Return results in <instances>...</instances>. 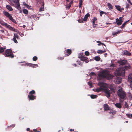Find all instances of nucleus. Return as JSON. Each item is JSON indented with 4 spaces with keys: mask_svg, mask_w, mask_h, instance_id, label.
I'll list each match as a JSON object with an SVG mask.
<instances>
[{
    "mask_svg": "<svg viewBox=\"0 0 132 132\" xmlns=\"http://www.w3.org/2000/svg\"><path fill=\"white\" fill-rule=\"evenodd\" d=\"M125 70L123 68H118L115 72V75L116 76H121L123 77L125 76Z\"/></svg>",
    "mask_w": 132,
    "mask_h": 132,
    "instance_id": "nucleus-1",
    "label": "nucleus"
},
{
    "mask_svg": "<svg viewBox=\"0 0 132 132\" xmlns=\"http://www.w3.org/2000/svg\"><path fill=\"white\" fill-rule=\"evenodd\" d=\"M109 76V74L108 71H103L98 73V78L99 79L101 80L104 78H108Z\"/></svg>",
    "mask_w": 132,
    "mask_h": 132,
    "instance_id": "nucleus-2",
    "label": "nucleus"
},
{
    "mask_svg": "<svg viewBox=\"0 0 132 132\" xmlns=\"http://www.w3.org/2000/svg\"><path fill=\"white\" fill-rule=\"evenodd\" d=\"M119 63L121 65H125V66L123 68L127 70L130 69V64L127 62V61L125 60H122L118 61Z\"/></svg>",
    "mask_w": 132,
    "mask_h": 132,
    "instance_id": "nucleus-3",
    "label": "nucleus"
},
{
    "mask_svg": "<svg viewBox=\"0 0 132 132\" xmlns=\"http://www.w3.org/2000/svg\"><path fill=\"white\" fill-rule=\"evenodd\" d=\"M117 94L119 97L121 99L125 98L126 96V94L121 88H120L117 92Z\"/></svg>",
    "mask_w": 132,
    "mask_h": 132,
    "instance_id": "nucleus-4",
    "label": "nucleus"
},
{
    "mask_svg": "<svg viewBox=\"0 0 132 132\" xmlns=\"http://www.w3.org/2000/svg\"><path fill=\"white\" fill-rule=\"evenodd\" d=\"M3 14L5 15L12 22L15 23H16V21L13 18L11 14H10L8 12L5 11L3 12Z\"/></svg>",
    "mask_w": 132,
    "mask_h": 132,
    "instance_id": "nucleus-5",
    "label": "nucleus"
},
{
    "mask_svg": "<svg viewBox=\"0 0 132 132\" xmlns=\"http://www.w3.org/2000/svg\"><path fill=\"white\" fill-rule=\"evenodd\" d=\"M5 55L6 56L9 57L11 58H13L14 57L12 53V51L10 49L6 50Z\"/></svg>",
    "mask_w": 132,
    "mask_h": 132,
    "instance_id": "nucleus-6",
    "label": "nucleus"
},
{
    "mask_svg": "<svg viewBox=\"0 0 132 132\" xmlns=\"http://www.w3.org/2000/svg\"><path fill=\"white\" fill-rule=\"evenodd\" d=\"M103 92L105 94V96L108 98H109L110 96V94L112 93L111 91L109 89L106 88L104 89Z\"/></svg>",
    "mask_w": 132,
    "mask_h": 132,
    "instance_id": "nucleus-7",
    "label": "nucleus"
},
{
    "mask_svg": "<svg viewBox=\"0 0 132 132\" xmlns=\"http://www.w3.org/2000/svg\"><path fill=\"white\" fill-rule=\"evenodd\" d=\"M98 85L100 87L104 89L107 88L108 86L107 84L103 82H99L98 83Z\"/></svg>",
    "mask_w": 132,
    "mask_h": 132,
    "instance_id": "nucleus-8",
    "label": "nucleus"
},
{
    "mask_svg": "<svg viewBox=\"0 0 132 132\" xmlns=\"http://www.w3.org/2000/svg\"><path fill=\"white\" fill-rule=\"evenodd\" d=\"M104 109L105 111L110 110V108L109 106L107 104H105L103 106Z\"/></svg>",
    "mask_w": 132,
    "mask_h": 132,
    "instance_id": "nucleus-9",
    "label": "nucleus"
},
{
    "mask_svg": "<svg viewBox=\"0 0 132 132\" xmlns=\"http://www.w3.org/2000/svg\"><path fill=\"white\" fill-rule=\"evenodd\" d=\"M1 24L5 26L6 27L9 28V29H10L11 27V26L7 24V23H5L4 22H2V23H1Z\"/></svg>",
    "mask_w": 132,
    "mask_h": 132,
    "instance_id": "nucleus-10",
    "label": "nucleus"
},
{
    "mask_svg": "<svg viewBox=\"0 0 132 132\" xmlns=\"http://www.w3.org/2000/svg\"><path fill=\"white\" fill-rule=\"evenodd\" d=\"M116 22L117 24L118 25H120L121 24L122 22V20H119L118 18L116 19Z\"/></svg>",
    "mask_w": 132,
    "mask_h": 132,
    "instance_id": "nucleus-11",
    "label": "nucleus"
},
{
    "mask_svg": "<svg viewBox=\"0 0 132 132\" xmlns=\"http://www.w3.org/2000/svg\"><path fill=\"white\" fill-rule=\"evenodd\" d=\"M104 88H103L101 87H100L99 88H97L95 89V91H96L97 92H99L101 91L103 92Z\"/></svg>",
    "mask_w": 132,
    "mask_h": 132,
    "instance_id": "nucleus-12",
    "label": "nucleus"
},
{
    "mask_svg": "<svg viewBox=\"0 0 132 132\" xmlns=\"http://www.w3.org/2000/svg\"><path fill=\"white\" fill-rule=\"evenodd\" d=\"M123 54L124 55H126L128 56H129L131 55V53L126 50H125L123 51Z\"/></svg>",
    "mask_w": 132,
    "mask_h": 132,
    "instance_id": "nucleus-13",
    "label": "nucleus"
},
{
    "mask_svg": "<svg viewBox=\"0 0 132 132\" xmlns=\"http://www.w3.org/2000/svg\"><path fill=\"white\" fill-rule=\"evenodd\" d=\"M128 80L130 82H132V74H130L129 75L128 77Z\"/></svg>",
    "mask_w": 132,
    "mask_h": 132,
    "instance_id": "nucleus-14",
    "label": "nucleus"
},
{
    "mask_svg": "<svg viewBox=\"0 0 132 132\" xmlns=\"http://www.w3.org/2000/svg\"><path fill=\"white\" fill-rule=\"evenodd\" d=\"M30 100H33L35 98V97L33 95H29L28 96Z\"/></svg>",
    "mask_w": 132,
    "mask_h": 132,
    "instance_id": "nucleus-15",
    "label": "nucleus"
},
{
    "mask_svg": "<svg viewBox=\"0 0 132 132\" xmlns=\"http://www.w3.org/2000/svg\"><path fill=\"white\" fill-rule=\"evenodd\" d=\"M109 88L111 90V92H114V93L115 92L114 89H115V87L113 85H110Z\"/></svg>",
    "mask_w": 132,
    "mask_h": 132,
    "instance_id": "nucleus-16",
    "label": "nucleus"
},
{
    "mask_svg": "<svg viewBox=\"0 0 132 132\" xmlns=\"http://www.w3.org/2000/svg\"><path fill=\"white\" fill-rule=\"evenodd\" d=\"M90 16V14L89 13H87L85 15L84 17V18L83 19V20L84 21H86L87 20L88 17H89Z\"/></svg>",
    "mask_w": 132,
    "mask_h": 132,
    "instance_id": "nucleus-17",
    "label": "nucleus"
},
{
    "mask_svg": "<svg viewBox=\"0 0 132 132\" xmlns=\"http://www.w3.org/2000/svg\"><path fill=\"white\" fill-rule=\"evenodd\" d=\"M67 53L68 54L66 55V56H69L72 53L71 50L70 49H68L66 50Z\"/></svg>",
    "mask_w": 132,
    "mask_h": 132,
    "instance_id": "nucleus-18",
    "label": "nucleus"
},
{
    "mask_svg": "<svg viewBox=\"0 0 132 132\" xmlns=\"http://www.w3.org/2000/svg\"><path fill=\"white\" fill-rule=\"evenodd\" d=\"M114 104L118 108L120 109L121 108L122 106L120 103H116Z\"/></svg>",
    "mask_w": 132,
    "mask_h": 132,
    "instance_id": "nucleus-19",
    "label": "nucleus"
},
{
    "mask_svg": "<svg viewBox=\"0 0 132 132\" xmlns=\"http://www.w3.org/2000/svg\"><path fill=\"white\" fill-rule=\"evenodd\" d=\"M6 8L9 11H12L13 10V9L11 6L9 5H7L6 6Z\"/></svg>",
    "mask_w": 132,
    "mask_h": 132,
    "instance_id": "nucleus-20",
    "label": "nucleus"
},
{
    "mask_svg": "<svg viewBox=\"0 0 132 132\" xmlns=\"http://www.w3.org/2000/svg\"><path fill=\"white\" fill-rule=\"evenodd\" d=\"M89 61V59L88 58L83 56V61H85L86 63H88Z\"/></svg>",
    "mask_w": 132,
    "mask_h": 132,
    "instance_id": "nucleus-21",
    "label": "nucleus"
},
{
    "mask_svg": "<svg viewBox=\"0 0 132 132\" xmlns=\"http://www.w3.org/2000/svg\"><path fill=\"white\" fill-rule=\"evenodd\" d=\"M122 79L121 77H117V81L118 82L117 83L118 84H120L122 81Z\"/></svg>",
    "mask_w": 132,
    "mask_h": 132,
    "instance_id": "nucleus-22",
    "label": "nucleus"
},
{
    "mask_svg": "<svg viewBox=\"0 0 132 132\" xmlns=\"http://www.w3.org/2000/svg\"><path fill=\"white\" fill-rule=\"evenodd\" d=\"M42 5L41 6V7L40 8L39 10V12H41L42 11H43L44 10V3L42 2Z\"/></svg>",
    "mask_w": 132,
    "mask_h": 132,
    "instance_id": "nucleus-23",
    "label": "nucleus"
},
{
    "mask_svg": "<svg viewBox=\"0 0 132 132\" xmlns=\"http://www.w3.org/2000/svg\"><path fill=\"white\" fill-rule=\"evenodd\" d=\"M12 1L17 5V6H19V2L18 0H12Z\"/></svg>",
    "mask_w": 132,
    "mask_h": 132,
    "instance_id": "nucleus-24",
    "label": "nucleus"
},
{
    "mask_svg": "<svg viewBox=\"0 0 132 132\" xmlns=\"http://www.w3.org/2000/svg\"><path fill=\"white\" fill-rule=\"evenodd\" d=\"M78 57L81 61H82V53H79L78 55Z\"/></svg>",
    "mask_w": 132,
    "mask_h": 132,
    "instance_id": "nucleus-25",
    "label": "nucleus"
},
{
    "mask_svg": "<svg viewBox=\"0 0 132 132\" xmlns=\"http://www.w3.org/2000/svg\"><path fill=\"white\" fill-rule=\"evenodd\" d=\"M72 3V2H70V3L69 4H67V5H66V9H69L70 7H71V3Z\"/></svg>",
    "mask_w": 132,
    "mask_h": 132,
    "instance_id": "nucleus-26",
    "label": "nucleus"
},
{
    "mask_svg": "<svg viewBox=\"0 0 132 132\" xmlns=\"http://www.w3.org/2000/svg\"><path fill=\"white\" fill-rule=\"evenodd\" d=\"M106 52V51H103L102 50H99L97 51V53L100 54H101L105 52Z\"/></svg>",
    "mask_w": 132,
    "mask_h": 132,
    "instance_id": "nucleus-27",
    "label": "nucleus"
},
{
    "mask_svg": "<svg viewBox=\"0 0 132 132\" xmlns=\"http://www.w3.org/2000/svg\"><path fill=\"white\" fill-rule=\"evenodd\" d=\"M94 59L97 61H99L100 60V58L98 56H96L94 57Z\"/></svg>",
    "mask_w": 132,
    "mask_h": 132,
    "instance_id": "nucleus-28",
    "label": "nucleus"
},
{
    "mask_svg": "<svg viewBox=\"0 0 132 132\" xmlns=\"http://www.w3.org/2000/svg\"><path fill=\"white\" fill-rule=\"evenodd\" d=\"M107 5L109 9H112L113 6L111 4L109 3H108Z\"/></svg>",
    "mask_w": 132,
    "mask_h": 132,
    "instance_id": "nucleus-29",
    "label": "nucleus"
},
{
    "mask_svg": "<svg viewBox=\"0 0 132 132\" xmlns=\"http://www.w3.org/2000/svg\"><path fill=\"white\" fill-rule=\"evenodd\" d=\"M116 112L113 110H110L109 112V113L112 114H114L116 113Z\"/></svg>",
    "mask_w": 132,
    "mask_h": 132,
    "instance_id": "nucleus-30",
    "label": "nucleus"
},
{
    "mask_svg": "<svg viewBox=\"0 0 132 132\" xmlns=\"http://www.w3.org/2000/svg\"><path fill=\"white\" fill-rule=\"evenodd\" d=\"M115 7L116 9L119 11H121V10L120 9V6L119 5H115Z\"/></svg>",
    "mask_w": 132,
    "mask_h": 132,
    "instance_id": "nucleus-31",
    "label": "nucleus"
},
{
    "mask_svg": "<svg viewBox=\"0 0 132 132\" xmlns=\"http://www.w3.org/2000/svg\"><path fill=\"white\" fill-rule=\"evenodd\" d=\"M129 21V20H128L126 22H125L124 23H123L122 25L120 27V28H122L123 27H125V25H126V24L127 22L128 21Z\"/></svg>",
    "mask_w": 132,
    "mask_h": 132,
    "instance_id": "nucleus-32",
    "label": "nucleus"
},
{
    "mask_svg": "<svg viewBox=\"0 0 132 132\" xmlns=\"http://www.w3.org/2000/svg\"><path fill=\"white\" fill-rule=\"evenodd\" d=\"M97 20V19L96 18H93L92 19V20H93V21H92V22H93V24H94L95 23V21Z\"/></svg>",
    "mask_w": 132,
    "mask_h": 132,
    "instance_id": "nucleus-33",
    "label": "nucleus"
},
{
    "mask_svg": "<svg viewBox=\"0 0 132 132\" xmlns=\"http://www.w3.org/2000/svg\"><path fill=\"white\" fill-rule=\"evenodd\" d=\"M82 0H80L79 8L82 9Z\"/></svg>",
    "mask_w": 132,
    "mask_h": 132,
    "instance_id": "nucleus-34",
    "label": "nucleus"
},
{
    "mask_svg": "<svg viewBox=\"0 0 132 132\" xmlns=\"http://www.w3.org/2000/svg\"><path fill=\"white\" fill-rule=\"evenodd\" d=\"M14 36L13 37L14 38H17L18 39H19V36L17 35V34H14Z\"/></svg>",
    "mask_w": 132,
    "mask_h": 132,
    "instance_id": "nucleus-35",
    "label": "nucleus"
},
{
    "mask_svg": "<svg viewBox=\"0 0 132 132\" xmlns=\"http://www.w3.org/2000/svg\"><path fill=\"white\" fill-rule=\"evenodd\" d=\"M121 31H118L116 32H113L112 33V35H117V34H118L120 33V32Z\"/></svg>",
    "mask_w": 132,
    "mask_h": 132,
    "instance_id": "nucleus-36",
    "label": "nucleus"
},
{
    "mask_svg": "<svg viewBox=\"0 0 132 132\" xmlns=\"http://www.w3.org/2000/svg\"><path fill=\"white\" fill-rule=\"evenodd\" d=\"M127 116L129 118H132V114H126Z\"/></svg>",
    "mask_w": 132,
    "mask_h": 132,
    "instance_id": "nucleus-37",
    "label": "nucleus"
},
{
    "mask_svg": "<svg viewBox=\"0 0 132 132\" xmlns=\"http://www.w3.org/2000/svg\"><path fill=\"white\" fill-rule=\"evenodd\" d=\"M23 12L25 14H27L28 13V11L26 9H24L23 11Z\"/></svg>",
    "mask_w": 132,
    "mask_h": 132,
    "instance_id": "nucleus-38",
    "label": "nucleus"
},
{
    "mask_svg": "<svg viewBox=\"0 0 132 132\" xmlns=\"http://www.w3.org/2000/svg\"><path fill=\"white\" fill-rule=\"evenodd\" d=\"M97 96V95H92L90 96V97L92 98H96Z\"/></svg>",
    "mask_w": 132,
    "mask_h": 132,
    "instance_id": "nucleus-39",
    "label": "nucleus"
},
{
    "mask_svg": "<svg viewBox=\"0 0 132 132\" xmlns=\"http://www.w3.org/2000/svg\"><path fill=\"white\" fill-rule=\"evenodd\" d=\"M5 48H3L2 47H0V53H2L4 51V50L5 49Z\"/></svg>",
    "mask_w": 132,
    "mask_h": 132,
    "instance_id": "nucleus-40",
    "label": "nucleus"
},
{
    "mask_svg": "<svg viewBox=\"0 0 132 132\" xmlns=\"http://www.w3.org/2000/svg\"><path fill=\"white\" fill-rule=\"evenodd\" d=\"M35 93V92L34 90H32L29 93V95H32Z\"/></svg>",
    "mask_w": 132,
    "mask_h": 132,
    "instance_id": "nucleus-41",
    "label": "nucleus"
},
{
    "mask_svg": "<svg viewBox=\"0 0 132 132\" xmlns=\"http://www.w3.org/2000/svg\"><path fill=\"white\" fill-rule=\"evenodd\" d=\"M31 66L33 68H35L38 67V65L37 64H31Z\"/></svg>",
    "mask_w": 132,
    "mask_h": 132,
    "instance_id": "nucleus-42",
    "label": "nucleus"
},
{
    "mask_svg": "<svg viewBox=\"0 0 132 132\" xmlns=\"http://www.w3.org/2000/svg\"><path fill=\"white\" fill-rule=\"evenodd\" d=\"M37 57L36 56L32 58V60L34 61H35L37 60Z\"/></svg>",
    "mask_w": 132,
    "mask_h": 132,
    "instance_id": "nucleus-43",
    "label": "nucleus"
},
{
    "mask_svg": "<svg viewBox=\"0 0 132 132\" xmlns=\"http://www.w3.org/2000/svg\"><path fill=\"white\" fill-rule=\"evenodd\" d=\"M14 41V43H17L18 42L17 41L16 38H13L12 39Z\"/></svg>",
    "mask_w": 132,
    "mask_h": 132,
    "instance_id": "nucleus-44",
    "label": "nucleus"
},
{
    "mask_svg": "<svg viewBox=\"0 0 132 132\" xmlns=\"http://www.w3.org/2000/svg\"><path fill=\"white\" fill-rule=\"evenodd\" d=\"M10 30H11L12 31H16V30L13 27H11V28L10 29Z\"/></svg>",
    "mask_w": 132,
    "mask_h": 132,
    "instance_id": "nucleus-45",
    "label": "nucleus"
},
{
    "mask_svg": "<svg viewBox=\"0 0 132 132\" xmlns=\"http://www.w3.org/2000/svg\"><path fill=\"white\" fill-rule=\"evenodd\" d=\"M85 54L86 56H88L89 54V53L88 51H86L85 53Z\"/></svg>",
    "mask_w": 132,
    "mask_h": 132,
    "instance_id": "nucleus-46",
    "label": "nucleus"
},
{
    "mask_svg": "<svg viewBox=\"0 0 132 132\" xmlns=\"http://www.w3.org/2000/svg\"><path fill=\"white\" fill-rule=\"evenodd\" d=\"M97 43H100L102 45H104V46H105V44L103 43H101L100 41H97Z\"/></svg>",
    "mask_w": 132,
    "mask_h": 132,
    "instance_id": "nucleus-47",
    "label": "nucleus"
},
{
    "mask_svg": "<svg viewBox=\"0 0 132 132\" xmlns=\"http://www.w3.org/2000/svg\"><path fill=\"white\" fill-rule=\"evenodd\" d=\"M100 15L101 16H102V14H104V13H105V12H104L103 11H101L100 12Z\"/></svg>",
    "mask_w": 132,
    "mask_h": 132,
    "instance_id": "nucleus-48",
    "label": "nucleus"
},
{
    "mask_svg": "<svg viewBox=\"0 0 132 132\" xmlns=\"http://www.w3.org/2000/svg\"><path fill=\"white\" fill-rule=\"evenodd\" d=\"M125 107L126 108H128V105L127 104V103L126 102H125Z\"/></svg>",
    "mask_w": 132,
    "mask_h": 132,
    "instance_id": "nucleus-49",
    "label": "nucleus"
},
{
    "mask_svg": "<svg viewBox=\"0 0 132 132\" xmlns=\"http://www.w3.org/2000/svg\"><path fill=\"white\" fill-rule=\"evenodd\" d=\"M78 21L80 23H82V19L81 18L80 19L78 20Z\"/></svg>",
    "mask_w": 132,
    "mask_h": 132,
    "instance_id": "nucleus-50",
    "label": "nucleus"
},
{
    "mask_svg": "<svg viewBox=\"0 0 132 132\" xmlns=\"http://www.w3.org/2000/svg\"><path fill=\"white\" fill-rule=\"evenodd\" d=\"M25 6L28 8L30 9V8L31 7V6H29L27 4Z\"/></svg>",
    "mask_w": 132,
    "mask_h": 132,
    "instance_id": "nucleus-51",
    "label": "nucleus"
},
{
    "mask_svg": "<svg viewBox=\"0 0 132 132\" xmlns=\"http://www.w3.org/2000/svg\"><path fill=\"white\" fill-rule=\"evenodd\" d=\"M35 16L34 15H31L30 18L31 19H34V18H35Z\"/></svg>",
    "mask_w": 132,
    "mask_h": 132,
    "instance_id": "nucleus-52",
    "label": "nucleus"
},
{
    "mask_svg": "<svg viewBox=\"0 0 132 132\" xmlns=\"http://www.w3.org/2000/svg\"><path fill=\"white\" fill-rule=\"evenodd\" d=\"M33 131L34 132H40V131H37L36 129H34L33 130Z\"/></svg>",
    "mask_w": 132,
    "mask_h": 132,
    "instance_id": "nucleus-53",
    "label": "nucleus"
},
{
    "mask_svg": "<svg viewBox=\"0 0 132 132\" xmlns=\"http://www.w3.org/2000/svg\"><path fill=\"white\" fill-rule=\"evenodd\" d=\"M88 84L90 87H92V84L91 82H88Z\"/></svg>",
    "mask_w": 132,
    "mask_h": 132,
    "instance_id": "nucleus-54",
    "label": "nucleus"
},
{
    "mask_svg": "<svg viewBox=\"0 0 132 132\" xmlns=\"http://www.w3.org/2000/svg\"><path fill=\"white\" fill-rule=\"evenodd\" d=\"M90 74V75H95V74L94 72H91Z\"/></svg>",
    "mask_w": 132,
    "mask_h": 132,
    "instance_id": "nucleus-55",
    "label": "nucleus"
},
{
    "mask_svg": "<svg viewBox=\"0 0 132 132\" xmlns=\"http://www.w3.org/2000/svg\"><path fill=\"white\" fill-rule=\"evenodd\" d=\"M127 1L129 3H130L131 5H132V3L130 1V0H127Z\"/></svg>",
    "mask_w": 132,
    "mask_h": 132,
    "instance_id": "nucleus-56",
    "label": "nucleus"
},
{
    "mask_svg": "<svg viewBox=\"0 0 132 132\" xmlns=\"http://www.w3.org/2000/svg\"><path fill=\"white\" fill-rule=\"evenodd\" d=\"M64 59L63 57H60L59 58V59L60 60H62Z\"/></svg>",
    "mask_w": 132,
    "mask_h": 132,
    "instance_id": "nucleus-57",
    "label": "nucleus"
},
{
    "mask_svg": "<svg viewBox=\"0 0 132 132\" xmlns=\"http://www.w3.org/2000/svg\"><path fill=\"white\" fill-rule=\"evenodd\" d=\"M15 126V124H13L11 126H10L11 127H14Z\"/></svg>",
    "mask_w": 132,
    "mask_h": 132,
    "instance_id": "nucleus-58",
    "label": "nucleus"
},
{
    "mask_svg": "<svg viewBox=\"0 0 132 132\" xmlns=\"http://www.w3.org/2000/svg\"><path fill=\"white\" fill-rule=\"evenodd\" d=\"M23 4L25 6L27 4L26 3L24 2H23Z\"/></svg>",
    "mask_w": 132,
    "mask_h": 132,
    "instance_id": "nucleus-59",
    "label": "nucleus"
},
{
    "mask_svg": "<svg viewBox=\"0 0 132 132\" xmlns=\"http://www.w3.org/2000/svg\"><path fill=\"white\" fill-rule=\"evenodd\" d=\"M122 18V17H120L119 18V20H121V19Z\"/></svg>",
    "mask_w": 132,
    "mask_h": 132,
    "instance_id": "nucleus-60",
    "label": "nucleus"
},
{
    "mask_svg": "<svg viewBox=\"0 0 132 132\" xmlns=\"http://www.w3.org/2000/svg\"><path fill=\"white\" fill-rule=\"evenodd\" d=\"M70 131H74V129H70Z\"/></svg>",
    "mask_w": 132,
    "mask_h": 132,
    "instance_id": "nucleus-61",
    "label": "nucleus"
},
{
    "mask_svg": "<svg viewBox=\"0 0 132 132\" xmlns=\"http://www.w3.org/2000/svg\"><path fill=\"white\" fill-rule=\"evenodd\" d=\"M29 130H30V129L29 128H27V131H29Z\"/></svg>",
    "mask_w": 132,
    "mask_h": 132,
    "instance_id": "nucleus-62",
    "label": "nucleus"
},
{
    "mask_svg": "<svg viewBox=\"0 0 132 132\" xmlns=\"http://www.w3.org/2000/svg\"><path fill=\"white\" fill-rule=\"evenodd\" d=\"M120 102H123V101H122L121 100H120Z\"/></svg>",
    "mask_w": 132,
    "mask_h": 132,
    "instance_id": "nucleus-63",
    "label": "nucleus"
},
{
    "mask_svg": "<svg viewBox=\"0 0 132 132\" xmlns=\"http://www.w3.org/2000/svg\"><path fill=\"white\" fill-rule=\"evenodd\" d=\"M23 28H25L26 27V26L25 25H23Z\"/></svg>",
    "mask_w": 132,
    "mask_h": 132,
    "instance_id": "nucleus-64",
    "label": "nucleus"
}]
</instances>
